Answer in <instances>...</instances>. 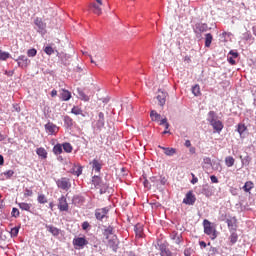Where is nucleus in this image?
Returning <instances> with one entry per match:
<instances>
[{"label": "nucleus", "mask_w": 256, "mask_h": 256, "mask_svg": "<svg viewBox=\"0 0 256 256\" xmlns=\"http://www.w3.org/2000/svg\"><path fill=\"white\" fill-rule=\"evenodd\" d=\"M203 227H204V233L206 235H209L211 239H217V230L209 220L205 219L203 221Z\"/></svg>", "instance_id": "1"}, {"label": "nucleus", "mask_w": 256, "mask_h": 256, "mask_svg": "<svg viewBox=\"0 0 256 256\" xmlns=\"http://www.w3.org/2000/svg\"><path fill=\"white\" fill-rule=\"evenodd\" d=\"M92 183L96 189H100L101 195H103V193H105V191H107V184H105V183H103V181H101V177L94 176L92 178Z\"/></svg>", "instance_id": "2"}, {"label": "nucleus", "mask_w": 256, "mask_h": 256, "mask_svg": "<svg viewBox=\"0 0 256 256\" xmlns=\"http://www.w3.org/2000/svg\"><path fill=\"white\" fill-rule=\"evenodd\" d=\"M56 185L58 189H62V191H69L71 189V180L69 178H60L56 181Z\"/></svg>", "instance_id": "3"}, {"label": "nucleus", "mask_w": 256, "mask_h": 256, "mask_svg": "<svg viewBox=\"0 0 256 256\" xmlns=\"http://www.w3.org/2000/svg\"><path fill=\"white\" fill-rule=\"evenodd\" d=\"M15 61L18 63V67H21V69H26V67H29L31 65V60L27 58L25 55H20Z\"/></svg>", "instance_id": "4"}, {"label": "nucleus", "mask_w": 256, "mask_h": 256, "mask_svg": "<svg viewBox=\"0 0 256 256\" xmlns=\"http://www.w3.org/2000/svg\"><path fill=\"white\" fill-rule=\"evenodd\" d=\"M45 131L46 133H48V135H55V133L59 132V127L55 124H53V122H48L47 124H45Z\"/></svg>", "instance_id": "5"}, {"label": "nucleus", "mask_w": 256, "mask_h": 256, "mask_svg": "<svg viewBox=\"0 0 256 256\" xmlns=\"http://www.w3.org/2000/svg\"><path fill=\"white\" fill-rule=\"evenodd\" d=\"M107 213H109V208H99L95 211V217L98 221H103L107 217Z\"/></svg>", "instance_id": "6"}, {"label": "nucleus", "mask_w": 256, "mask_h": 256, "mask_svg": "<svg viewBox=\"0 0 256 256\" xmlns=\"http://www.w3.org/2000/svg\"><path fill=\"white\" fill-rule=\"evenodd\" d=\"M58 209L59 211H69V204L67 203V198L61 196L58 199Z\"/></svg>", "instance_id": "7"}, {"label": "nucleus", "mask_w": 256, "mask_h": 256, "mask_svg": "<svg viewBox=\"0 0 256 256\" xmlns=\"http://www.w3.org/2000/svg\"><path fill=\"white\" fill-rule=\"evenodd\" d=\"M118 245L119 240L117 239V236H110V238H108V247H110L112 251H117Z\"/></svg>", "instance_id": "8"}, {"label": "nucleus", "mask_w": 256, "mask_h": 256, "mask_svg": "<svg viewBox=\"0 0 256 256\" xmlns=\"http://www.w3.org/2000/svg\"><path fill=\"white\" fill-rule=\"evenodd\" d=\"M34 25H36L38 33L45 34L46 25L45 23H43V20H41V18H36L34 20Z\"/></svg>", "instance_id": "9"}, {"label": "nucleus", "mask_w": 256, "mask_h": 256, "mask_svg": "<svg viewBox=\"0 0 256 256\" xmlns=\"http://www.w3.org/2000/svg\"><path fill=\"white\" fill-rule=\"evenodd\" d=\"M156 99L158 100L159 106L163 107L167 99V92L159 90Z\"/></svg>", "instance_id": "10"}, {"label": "nucleus", "mask_w": 256, "mask_h": 256, "mask_svg": "<svg viewBox=\"0 0 256 256\" xmlns=\"http://www.w3.org/2000/svg\"><path fill=\"white\" fill-rule=\"evenodd\" d=\"M195 201V195H193L191 192H188L185 198L183 199V203H185V205H194Z\"/></svg>", "instance_id": "11"}, {"label": "nucleus", "mask_w": 256, "mask_h": 256, "mask_svg": "<svg viewBox=\"0 0 256 256\" xmlns=\"http://www.w3.org/2000/svg\"><path fill=\"white\" fill-rule=\"evenodd\" d=\"M90 165H92V169L93 171H95L96 173H99L101 171V168L103 167V163H101V161L94 159Z\"/></svg>", "instance_id": "12"}, {"label": "nucleus", "mask_w": 256, "mask_h": 256, "mask_svg": "<svg viewBox=\"0 0 256 256\" xmlns=\"http://www.w3.org/2000/svg\"><path fill=\"white\" fill-rule=\"evenodd\" d=\"M158 147L159 149H162V151H164L167 157H173V155L177 153V150L175 148L163 147L161 145H159Z\"/></svg>", "instance_id": "13"}, {"label": "nucleus", "mask_w": 256, "mask_h": 256, "mask_svg": "<svg viewBox=\"0 0 256 256\" xmlns=\"http://www.w3.org/2000/svg\"><path fill=\"white\" fill-rule=\"evenodd\" d=\"M210 125L213 127V129H214V131H216V133L223 131V122H221L220 120H215Z\"/></svg>", "instance_id": "14"}, {"label": "nucleus", "mask_w": 256, "mask_h": 256, "mask_svg": "<svg viewBox=\"0 0 256 256\" xmlns=\"http://www.w3.org/2000/svg\"><path fill=\"white\" fill-rule=\"evenodd\" d=\"M87 240L83 237H78L76 239L73 240V244L76 247H85V245H87Z\"/></svg>", "instance_id": "15"}, {"label": "nucleus", "mask_w": 256, "mask_h": 256, "mask_svg": "<svg viewBox=\"0 0 256 256\" xmlns=\"http://www.w3.org/2000/svg\"><path fill=\"white\" fill-rule=\"evenodd\" d=\"M60 99H62L63 101H69V99H71V92L69 90L61 89Z\"/></svg>", "instance_id": "16"}, {"label": "nucleus", "mask_w": 256, "mask_h": 256, "mask_svg": "<svg viewBox=\"0 0 256 256\" xmlns=\"http://www.w3.org/2000/svg\"><path fill=\"white\" fill-rule=\"evenodd\" d=\"M102 5H99L97 3H91L90 4V9H92L93 13H95V15H101V13H103V10L101 9Z\"/></svg>", "instance_id": "17"}, {"label": "nucleus", "mask_w": 256, "mask_h": 256, "mask_svg": "<svg viewBox=\"0 0 256 256\" xmlns=\"http://www.w3.org/2000/svg\"><path fill=\"white\" fill-rule=\"evenodd\" d=\"M171 239L172 241H174V243H176V245H179V243H181L183 236L181 235V233L178 232H172L171 234Z\"/></svg>", "instance_id": "18"}, {"label": "nucleus", "mask_w": 256, "mask_h": 256, "mask_svg": "<svg viewBox=\"0 0 256 256\" xmlns=\"http://www.w3.org/2000/svg\"><path fill=\"white\" fill-rule=\"evenodd\" d=\"M36 153L38 157H41V159H47V150H45V148H37Z\"/></svg>", "instance_id": "19"}, {"label": "nucleus", "mask_w": 256, "mask_h": 256, "mask_svg": "<svg viewBox=\"0 0 256 256\" xmlns=\"http://www.w3.org/2000/svg\"><path fill=\"white\" fill-rule=\"evenodd\" d=\"M18 207H20L22 211H31V207H33V205L29 203L21 202V203H18Z\"/></svg>", "instance_id": "20"}, {"label": "nucleus", "mask_w": 256, "mask_h": 256, "mask_svg": "<svg viewBox=\"0 0 256 256\" xmlns=\"http://www.w3.org/2000/svg\"><path fill=\"white\" fill-rule=\"evenodd\" d=\"M78 97L81 99V101H89V96L86 95L81 88L77 89Z\"/></svg>", "instance_id": "21"}, {"label": "nucleus", "mask_w": 256, "mask_h": 256, "mask_svg": "<svg viewBox=\"0 0 256 256\" xmlns=\"http://www.w3.org/2000/svg\"><path fill=\"white\" fill-rule=\"evenodd\" d=\"M134 231L136 234V237H138L140 239V237H143V227L140 224H137L134 227Z\"/></svg>", "instance_id": "22"}, {"label": "nucleus", "mask_w": 256, "mask_h": 256, "mask_svg": "<svg viewBox=\"0 0 256 256\" xmlns=\"http://www.w3.org/2000/svg\"><path fill=\"white\" fill-rule=\"evenodd\" d=\"M207 121L212 124L214 121H217V114L214 111H210L208 113Z\"/></svg>", "instance_id": "23"}, {"label": "nucleus", "mask_w": 256, "mask_h": 256, "mask_svg": "<svg viewBox=\"0 0 256 256\" xmlns=\"http://www.w3.org/2000/svg\"><path fill=\"white\" fill-rule=\"evenodd\" d=\"M211 43H213V35H211V33H207L205 35V47H211Z\"/></svg>", "instance_id": "24"}, {"label": "nucleus", "mask_w": 256, "mask_h": 256, "mask_svg": "<svg viewBox=\"0 0 256 256\" xmlns=\"http://www.w3.org/2000/svg\"><path fill=\"white\" fill-rule=\"evenodd\" d=\"M113 236H115L113 234V227L110 226L104 230V237H106V239H110Z\"/></svg>", "instance_id": "25"}, {"label": "nucleus", "mask_w": 256, "mask_h": 256, "mask_svg": "<svg viewBox=\"0 0 256 256\" xmlns=\"http://www.w3.org/2000/svg\"><path fill=\"white\" fill-rule=\"evenodd\" d=\"M225 165L228 167H233V165H235V158H233L232 156H227L225 158Z\"/></svg>", "instance_id": "26"}, {"label": "nucleus", "mask_w": 256, "mask_h": 256, "mask_svg": "<svg viewBox=\"0 0 256 256\" xmlns=\"http://www.w3.org/2000/svg\"><path fill=\"white\" fill-rule=\"evenodd\" d=\"M53 153L55 155H61L63 153V146L61 144H57L53 147Z\"/></svg>", "instance_id": "27"}, {"label": "nucleus", "mask_w": 256, "mask_h": 256, "mask_svg": "<svg viewBox=\"0 0 256 256\" xmlns=\"http://www.w3.org/2000/svg\"><path fill=\"white\" fill-rule=\"evenodd\" d=\"M253 187H255V185L253 184V182L251 181H247L244 186L243 189L246 193H249V191H251V189H253Z\"/></svg>", "instance_id": "28"}, {"label": "nucleus", "mask_w": 256, "mask_h": 256, "mask_svg": "<svg viewBox=\"0 0 256 256\" xmlns=\"http://www.w3.org/2000/svg\"><path fill=\"white\" fill-rule=\"evenodd\" d=\"M150 117L152 121H159L161 119V114L157 113V111L152 110L150 113Z\"/></svg>", "instance_id": "29"}, {"label": "nucleus", "mask_w": 256, "mask_h": 256, "mask_svg": "<svg viewBox=\"0 0 256 256\" xmlns=\"http://www.w3.org/2000/svg\"><path fill=\"white\" fill-rule=\"evenodd\" d=\"M98 117H99V119H98V126L99 127H103L105 125V114H103V112H100L98 114Z\"/></svg>", "instance_id": "30"}, {"label": "nucleus", "mask_w": 256, "mask_h": 256, "mask_svg": "<svg viewBox=\"0 0 256 256\" xmlns=\"http://www.w3.org/2000/svg\"><path fill=\"white\" fill-rule=\"evenodd\" d=\"M197 29L200 33H205L206 31H209V26H207V24H198Z\"/></svg>", "instance_id": "31"}, {"label": "nucleus", "mask_w": 256, "mask_h": 256, "mask_svg": "<svg viewBox=\"0 0 256 256\" xmlns=\"http://www.w3.org/2000/svg\"><path fill=\"white\" fill-rule=\"evenodd\" d=\"M9 57H11V54H9V52L0 51V61H7Z\"/></svg>", "instance_id": "32"}, {"label": "nucleus", "mask_w": 256, "mask_h": 256, "mask_svg": "<svg viewBox=\"0 0 256 256\" xmlns=\"http://www.w3.org/2000/svg\"><path fill=\"white\" fill-rule=\"evenodd\" d=\"M192 93L193 95H195V97H199V95H201V88L199 87V85H195L192 88Z\"/></svg>", "instance_id": "33"}, {"label": "nucleus", "mask_w": 256, "mask_h": 256, "mask_svg": "<svg viewBox=\"0 0 256 256\" xmlns=\"http://www.w3.org/2000/svg\"><path fill=\"white\" fill-rule=\"evenodd\" d=\"M64 123L67 127H73V119L69 116L64 117Z\"/></svg>", "instance_id": "34"}, {"label": "nucleus", "mask_w": 256, "mask_h": 256, "mask_svg": "<svg viewBox=\"0 0 256 256\" xmlns=\"http://www.w3.org/2000/svg\"><path fill=\"white\" fill-rule=\"evenodd\" d=\"M62 147L66 153H71V151H73V146L69 143H64Z\"/></svg>", "instance_id": "35"}, {"label": "nucleus", "mask_w": 256, "mask_h": 256, "mask_svg": "<svg viewBox=\"0 0 256 256\" xmlns=\"http://www.w3.org/2000/svg\"><path fill=\"white\" fill-rule=\"evenodd\" d=\"M237 131H238L239 135H243V133H245V131H247V127L245 126V124H239Z\"/></svg>", "instance_id": "36"}, {"label": "nucleus", "mask_w": 256, "mask_h": 256, "mask_svg": "<svg viewBox=\"0 0 256 256\" xmlns=\"http://www.w3.org/2000/svg\"><path fill=\"white\" fill-rule=\"evenodd\" d=\"M48 231H49L50 233H52V235H54V236L59 235V229H57V228L54 227V226H49V227H48Z\"/></svg>", "instance_id": "37"}, {"label": "nucleus", "mask_w": 256, "mask_h": 256, "mask_svg": "<svg viewBox=\"0 0 256 256\" xmlns=\"http://www.w3.org/2000/svg\"><path fill=\"white\" fill-rule=\"evenodd\" d=\"M229 239H230V243H231L232 245H235V243H237V239H238L237 233H235V232L232 233V234L230 235Z\"/></svg>", "instance_id": "38"}, {"label": "nucleus", "mask_w": 256, "mask_h": 256, "mask_svg": "<svg viewBox=\"0 0 256 256\" xmlns=\"http://www.w3.org/2000/svg\"><path fill=\"white\" fill-rule=\"evenodd\" d=\"M71 113H73L74 115H82L83 110H81V108L74 106L71 110Z\"/></svg>", "instance_id": "39"}, {"label": "nucleus", "mask_w": 256, "mask_h": 256, "mask_svg": "<svg viewBox=\"0 0 256 256\" xmlns=\"http://www.w3.org/2000/svg\"><path fill=\"white\" fill-rule=\"evenodd\" d=\"M11 237H17L19 235V227H14L10 230Z\"/></svg>", "instance_id": "40"}, {"label": "nucleus", "mask_w": 256, "mask_h": 256, "mask_svg": "<svg viewBox=\"0 0 256 256\" xmlns=\"http://www.w3.org/2000/svg\"><path fill=\"white\" fill-rule=\"evenodd\" d=\"M4 177H6V179H11L13 175H15V171L13 170H8L6 172L3 173Z\"/></svg>", "instance_id": "41"}, {"label": "nucleus", "mask_w": 256, "mask_h": 256, "mask_svg": "<svg viewBox=\"0 0 256 256\" xmlns=\"http://www.w3.org/2000/svg\"><path fill=\"white\" fill-rule=\"evenodd\" d=\"M38 203H41V204L47 203V198L45 197L44 194H40V195L38 196Z\"/></svg>", "instance_id": "42"}, {"label": "nucleus", "mask_w": 256, "mask_h": 256, "mask_svg": "<svg viewBox=\"0 0 256 256\" xmlns=\"http://www.w3.org/2000/svg\"><path fill=\"white\" fill-rule=\"evenodd\" d=\"M44 52L46 55H53L54 50L51 46H47V47H45Z\"/></svg>", "instance_id": "43"}, {"label": "nucleus", "mask_w": 256, "mask_h": 256, "mask_svg": "<svg viewBox=\"0 0 256 256\" xmlns=\"http://www.w3.org/2000/svg\"><path fill=\"white\" fill-rule=\"evenodd\" d=\"M27 55H28L29 57H35V55H37V50L34 49V48L29 49V50L27 51Z\"/></svg>", "instance_id": "44"}, {"label": "nucleus", "mask_w": 256, "mask_h": 256, "mask_svg": "<svg viewBox=\"0 0 256 256\" xmlns=\"http://www.w3.org/2000/svg\"><path fill=\"white\" fill-rule=\"evenodd\" d=\"M25 197H32L33 196V190L26 188L24 192Z\"/></svg>", "instance_id": "45"}, {"label": "nucleus", "mask_w": 256, "mask_h": 256, "mask_svg": "<svg viewBox=\"0 0 256 256\" xmlns=\"http://www.w3.org/2000/svg\"><path fill=\"white\" fill-rule=\"evenodd\" d=\"M11 215H12V217H15V218L19 217V215H20L19 209L13 208Z\"/></svg>", "instance_id": "46"}, {"label": "nucleus", "mask_w": 256, "mask_h": 256, "mask_svg": "<svg viewBox=\"0 0 256 256\" xmlns=\"http://www.w3.org/2000/svg\"><path fill=\"white\" fill-rule=\"evenodd\" d=\"M161 256H171V251L163 249L161 250Z\"/></svg>", "instance_id": "47"}, {"label": "nucleus", "mask_w": 256, "mask_h": 256, "mask_svg": "<svg viewBox=\"0 0 256 256\" xmlns=\"http://www.w3.org/2000/svg\"><path fill=\"white\" fill-rule=\"evenodd\" d=\"M159 182L162 185H167V178L165 176H160Z\"/></svg>", "instance_id": "48"}, {"label": "nucleus", "mask_w": 256, "mask_h": 256, "mask_svg": "<svg viewBox=\"0 0 256 256\" xmlns=\"http://www.w3.org/2000/svg\"><path fill=\"white\" fill-rule=\"evenodd\" d=\"M210 180L212 183H219V179L215 175L210 176Z\"/></svg>", "instance_id": "49"}, {"label": "nucleus", "mask_w": 256, "mask_h": 256, "mask_svg": "<svg viewBox=\"0 0 256 256\" xmlns=\"http://www.w3.org/2000/svg\"><path fill=\"white\" fill-rule=\"evenodd\" d=\"M192 175V180H191V183L192 185H195V183H198L199 179L197 177H195V174H191Z\"/></svg>", "instance_id": "50"}, {"label": "nucleus", "mask_w": 256, "mask_h": 256, "mask_svg": "<svg viewBox=\"0 0 256 256\" xmlns=\"http://www.w3.org/2000/svg\"><path fill=\"white\" fill-rule=\"evenodd\" d=\"M82 229H84V231H87V229H89V222H83Z\"/></svg>", "instance_id": "51"}, {"label": "nucleus", "mask_w": 256, "mask_h": 256, "mask_svg": "<svg viewBox=\"0 0 256 256\" xmlns=\"http://www.w3.org/2000/svg\"><path fill=\"white\" fill-rule=\"evenodd\" d=\"M228 62L230 63V65H235V59L231 56H228Z\"/></svg>", "instance_id": "52"}, {"label": "nucleus", "mask_w": 256, "mask_h": 256, "mask_svg": "<svg viewBox=\"0 0 256 256\" xmlns=\"http://www.w3.org/2000/svg\"><path fill=\"white\" fill-rule=\"evenodd\" d=\"M229 55H232V58L237 59L239 54L237 52L230 51Z\"/></svg>", "instance_id": "53"}, {"label": "nucleus", "mask_w": 256, "mask_h": 256, "mask_svg": "<svg viewBox=\"0 0 256 256\" xmlns=\"http://www.w3.org/2000/svg\"><path fill=\"white\" fill-rule=\"evenodd\" d=\"M204 163L206 165H211V158H209V157L204 158Z\"/></svg>", "instance_id": "54"}, {"label": "nucleus", "mask_w": 256, "mask_h": 256, "mask_svg": "<svg viewBox=\"0 0 256 256\" xmlns=\"http://www.w3.org/2000/svg\"><path fill=\"white\" fill-rule=\"evenodd\" d=\"M144 187H146L147 189L151 188V185H149V180L144 181Z\"/></svg>", "instance_id": "55"}, {"label": "nucleus", "mask_w": 256, "mask_h": 256, "mask_svg": "<svg viewBox=\"0 0 256 256\" xmlns=\"http://www.w3.org/2000/svg\"><path fill=\"white\" fill-rule=\"evenodd\" d=\"M225 219H227V215L221 214V216L219 217V221H225Z\"/></svg>", "instance_id": "56"}, {"label": "nucleus", "mask_w": 256, "mask_h": 256, "mask_svg": "<svg viewBox=\"0 0 256 256\" xmlns=\"http://www.w3.org/2000/svg\"><path fill=\"white\" fill-rule=\"evenodd\" d=\"M151 179V182L152 183H155V186L157 187V185H159V184H157V178H155V177H152V178H150Z\"/></svg>", "instance_id": "57"}, {"label": "nucleus", "mask_w": 256, "mask_h": 256, "mask_svg": "<svg viewBox=\"0 0 256 256\" xmlns=\"http://www.w3.org/2000/svg\"><path fill=\"white\" fill-rule=\"evenodd\" d=\"M51 97H57V90L51 91Z\"/></svg>", "instance_id": "58"}, {"label": "nucleus", "mask_w": 256, "mask_h": 256, "mask_svg": "<svg viewBox=\"0 0 256 256\" xmlns=\"http://www.w3.org/2000/svg\"><path fill=\"white\" fill-rule=\"evenodd\" d=\"M184 145L185 147H191V141L186 140Z\"/></svg>", "instance_id": "59"}, {"label": "nucleus", "mask_w": 256, "mask_h": 256, "mask_svg": "<svg viewBox=\"0 0 256 256\" xmlns=\"http://www.w3.org/2000/svg\"><path fill=\"white\" fill-rule=\"evenodd\" d=\"M5 163V159L3 158V155H0V165H3Z\"/></svg>", "instance_id": "60"}, {"label": "nucleus", "mask_w": 256, "mask_h": 256, "mask_svg": "<svg viewBox=\"0 0 256 256\" xmlns=\"http://www.w3.org/2000/svg\"><path fill=\"white\" fill-rule=\"evenodd\" d=\"M167 123V118H164L160 121V125H165Z\"/></svg>", "instance_id": "61"}, {"label": "nucleus", "mask_w": 256, "mask_h": 256, "mask_svg": "<svg viewBox=\"0 0 256 256\" xmlns=\"http://www.w3.org/2000/svg\"><path fill=\"white\" fill-rule=\"evenodd\" d=\"M200 247H203V248L207 247V243H205L204 241H200Z\"/></svg>", "instance_id": "62"}, {"label": "nucleus", "mask_w": 256, "mask_h": 256, "mask_svg": "<svg viewBox=\"0 0 256 256\" xmlns=\"http://www.w3.org/2000/svg\"><path fill=\"white\" fill-rule=\"evenodd\" d=\"M53 207H55V204H53V202L49 203V208L51 209V211H53Z\"/></svg>", "instance_id": "63"}, {"label": "nucleus", "mask_w": 256, "mask_h": 256, "mask_svg": "<svg viewBox=\"0 0 256 256\" xmlns=\"http://www.w3.org/2000/svg\"><path fill=\"white\" fill-rule=\"evenodd\" d=\"M189 151H190V153H195V147H190V149H189Z\"/></svg>", "instance_id": "64"}]
</instances>
